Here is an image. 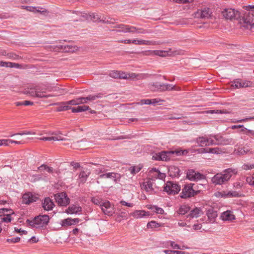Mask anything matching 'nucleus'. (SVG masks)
I'll use <instances>...</instances> for the list:
<instances>
[{
  "label": "nucleus",
  "instance_id": "f257e3e1",
  "mask_svg": "<svg viewBox=\"0 0 254 254\" xmlns=\"http://www.w3.org/2000/svg\"><path fill=\"white\" fill-rule=\"evenodd\" d=\"M237 174L236 169L228 168L221 173L215 174L211 179L212 183L216 185H225L234 175Z\"/></svg>",
  "mask_w": 254,
  "mask_h": 254
},
{
  "label": "nucleus",
  "instance_id": "f03ea898",
  "mask_svg": "<svg viewBox=\"0 0 254 254\" xmlns=\"http://www.w3.org/2000/svg\"><path fill=\"white\" fill-rule=\"evenodd\" d=\"M223 16L230 20L241 19V12L233 8H225L222 11Z\"/></svg>",
  "mask_w": 254,
  "mask_h": 254
},
{
  "label": "nucleus",
  "instance_id": "7ed1b4c3",
  "mask_svg": "<svg viewBox=\"0 0 254 254\" xmlns=\"http://www.w3.org/2000/svg\"><path fill=\"white\" fill-rule=\"evenodd\" d=\"M242 16L241 19H239L241 23L245 24V27L249 28L250 26L252 28L254 26V14L250 10L241 13Z\"/></svg>",
  "mask_w": 254,
  "mask_h": 254
},
{
  "label": "nucleus",
  "instance_id": "20e7f679",
  "mask_svg": "<svg viewBox=\"0 0 254 254\" xmlns=\"http://www.w3.org/2000/svg\"><path fill=\"white\" fill-rule=\"evenodd\" d=\"M180 190V186L171 181L167 182L164 187V190L170 195H175L178 193Z\"/></svg>",
  "mask_w": 254,
  "mask_h": 254
},
{
  "label": "nucleus",
  "instance_id": "39448f33",
  "mask_svg": "<svg viewBox=\"0 0 254 254\" xmlns=\"http://www.w3.org/2000/svg\"><path fill=\"white\" fill-rule=\"evenodd\" d=\"M56 202L60 206H66L70 203V199L65 192H62L54 194Z\"/></svg>",
  "mask_w": 254,
  "mask_h": 254
},
{
  "label": "nucleus",
  "instance_id": "423d86ee",
  "mask_svg": "<svg viewBox=\"0 0 254 254\" xmlns=\"http://www.w3.org/2000/svg\"><path fill=\"white\" fill-rule=\"evenodd\" d=\"M50 217L49 215H39L35 217V228L44 227H46L49 223Z\"/></svg>",
  "mask_w": 254,
  "mask_h": 254
},
{
  "label": "nucleus",
  "instance_id": "0eeeda50",
  "mask_svg": "<svg viewBox=\"0 0 254 254\" xmlns=\"http://www.w3.org/2000/svg\"><path fill=\"white\" fill-rule=\"evenodd\" d=\"M192 186L191 183L185 184L182 189V191L180 196L182 198L187 199L193 197L195 195L193 192Z\"/></svg>",
  "mask_w": 254,
  "mask_h": 254
},
{
  "label": "nucleus",
  "instance_id": "6e6552de",
  "mask_svg": "<svg viewBox=\"0 0 254 254\" xmlns=\"http://www.w3.org/2000/svg\"><path fill=\"white\" fill-rule=\"evenodd\" d=\"M39 198L38 194H33L31 192H27L23 194L22 203L25 204H30L34 202H36Z\"/></svg>",
  "mask_w": 254,
  "mask_h": 254
},
{
  "label": "nucleus",
  "instance_id": "1a4fd4ad",
  "mask_svg": "<svg viewBox=\"0 0 254 254\" xmlns=\"http://www.w3.org/2000/svg\"><path fill=\"white\" fill-rule=\"evenodd\" d=\"M210 136L213 137L217 141V145H227L233 143V139L226 138L218 135H210Z\"/></svg>",
  "mask_w": 254,
  "mask_h": 254
},
{
  "label": "nucleus",
  "instance_id": "9d476101",
  "mask_svg": "<svg viewBox=\"0 0 254 254\" xmlns=\"http://www.w3.org/2000/svg\"><path fill=\"white\" fill-rule=\"evenodd\" d=\"M212 14L210 9L208 7H204L201 9H198L195 13V17H199L201 18H209L211 16Z\"/></svg>",
  "mask_w": 254,
  "mask_h": 254
},
{
  "label": "nucleus",
  "instance_id": "9b49d317",
  "mask_svg": "<svg viewBox=\"0 0 254 254\" xmlns=\"http://www.w3.org/2000/svg\"><path fill=\"white\" fill-rule=\"evenodd\" d=\"M252 82L249 81L245 80L243 81L240 79L234 80L232 86L235 88H239L243 87H251Z\"/></svg>",
  "mask_w": 254,
  "mask_h": 254
},
{
  "label": "nucleus",
  "instance_id": "f8f14e48",
  "mask_svg": "<svg viewBox=\"0 0 254 254\" xmlns=\"http://www.w3.org/2000/svg\"><path fill=\"white\" fill-rule=\"evenodd\" d=\"M42 206L45 210L49 211L53 209L55 204L49 197H47L42 201Z\"/></svg>",
  "mask_w": 254,
  "mask_h": 254
},
{
  "label": "nucleus",
  "instance_id": "ddd939ff",
  "mask_svg": "<svg viewBox=\"0 0 254 254\" xmlns=\"http://www.w3.org/2000/svg\"><path fill=\"white\" fill-rule=\"evenodd\" d=\"M82 211V208L79 205H70L65 211L67 214H77L81 213Z\"/></svg>",
  "mask_w": 254,
  "mask_h": 254
},
{
  "label": "nucleus",
  "instance_id": "4468645a",
  "mask_svg": "<svg viewBox=\"0 0 254 254\" xmlns=\"http://www.w3.org/2000/svg\"><path fill=\"white\" fill-rule=\"evenodd\" d=\"M180 170L175 166H170L168 168V173L172 178L179 177L180 176Z\"/></svg>",
  "mask_w": 254,
  "mask_h": 254
},
{
  "label": "nucleus",
  "instance_id": "2eb2a0df",
  "mask_svg": "<svg viewBox=\"0 0 254 254\" xmlns=\"http://www.w3.org/2000/svg\"><path fill=\"white\" fill-rule=\"evenodd\" d=\"M100 178H110L114 180L115 182H117L118 179L120 178V176L119 174L112 172V173H104L100 175L99 176Z\"/></svg>",
  "mask_w": 254,
  "mask_h": 254
},
{
  "label": "nucleus",
  "instance_id": "dca6fc26",
  "mask_svg": "<svg viewBox=\"0 0 254 254\" xmlns=\"http://www.w3.org/2000/svg\"><path fill=\"white\" fill-rule=\"evenodd\" d=\"M202 211L200 208L195 207L190 211L189 214L187 216V218H197L202 214Z\"/></svg>",
  "mask_w": 254,
  "mask_h": 254
},
{
  "label": "nucleus",
  "instance_id": "f3484780",
  "mask_svg": "<svg viewBox=\"0 0 254 254\" xmlns=\"http://www.w3.org/2000/svg\"><path fill=\"white\" fill-rule=\"evenodd\" d=\"M221 218L224 221H232L235 219V216L232 213V212L227 210L221 214Z\"/></svg>",
  "mask_w": 254,
  "mask_h": 254
},
{
  "label": "nucleus",
  "instance_id": "a211bd4d",
  "mask_svg": "<svg viewBox=\"0 0 254 254\" xmlns=\"http://www.w3.org/2000/svg\"><path fill=\"white\" fill-rule=\"evenodd\" d=\"M55 105H58L59 107L57 108L56 111L61 112L67 111L71 108V106L68 105L66 102H62L60 103H56L54 104Z\"/></svg>",
  "mask_w": 254,
  "mask_h": 254
},
{
  "label": "nucleus",
  "instance_id": "6ab92c4d",
  "mask_svg": "<svg viewBox=\"0 0 254 254\" xmlns=\"http://www.w3.org/2000/svg\"><path fill=\"white\" fill-rule=\"evenodd\" d=\"M130 215L135 218H140L144 216H148L149 213V212H146L144 210H135L130 213Z\"/></svg>",
  "mask_w": 254,
  "mask_h": 254
},
{
  "label": "nucleus",
  "instance_id": "aec40b11",
  "mask_svg": "<svg viewBox=\"0 0 254 254\" xmlns=\"http://www.w3.org/2000/svg\"><path fill=\"white\" fill-rule=\"evenodd\" d=\"M174 154L173 151H161V161H168Z\"/></svg>",
  "mask_w": 254,
  "mask_h": 254
},
{
  "label": "nucleus",
  "instance_id": "412c9836",
  "mask_svg": "<svg viewBox=\"0 0 254 254\" xmlns=\"http://www.w3.org/2000/svg\"><path fill=\"white\" fill-rule=\"evenodd\" d=\"M196 143L200 147L207 146L208 137L206 136H199L195 139Z\"/></svg>",
  "mask_w": 254,
  "mask_h": 254
},
{
  "label": "nucleus",
  "instance_id": "4be33fe9",
  "mask_svg": "<svg viewBox=\"0 0 254 254\" xmlns=\"http://www.w3.org/2000/svg\"><path fill=\"white\" fill-rule=\"evenodd\" d=\"M206 215L210 221H214L217 216V212L213 208H209L207 210Z\"/></svg>",
  "mask_w": 254,
  "mask_h": 254
},
{
  "label": "nucleus",
  "instance_id": "5701e85b",
  "mask_svg": "<svg viewBox=\"0 0 254 254\" xmlns=\"http://www.w3.org/2000/svg\"><path fill=\"white\" fill-rule=\"evenodd\" d=\"M191 184L192 186L193 192L194 193L195 195L200 193L202 191V190L205 188L204 186L202 184L192 183H191Z\"/></svg>",
  "mask_w": 254,
  "mask_h": 254
},
{
  "label": "nucleus",
  "instance_id": "b1692460",
  "mask_svg": "<svg viewBox=\"0 0 254 254\" xmlns=\"http://www.w3.org/2000/svg\"><path fill=\"white\" fill-rule=\"evenodd\" d=\"M148 86L149 89L152 91L162 92V84H160L158 82H152L149 84Z\"/></svg>",
  "mask_w": 254,
  "mask_h": 254
},
{
  "label": "nucleus",
  "instance_id": "393cba45",
  "mask_svg": "<svg viewBox=\"0 0 254 254\" xmlns=\"http://www.w3.org/2000/svg\"><path fill=\"white\" fill-rule=\"evenodd\" d=\"M104 94L103 93H98L94 95H89L88 96L84 97L86 103L88 101H93L99 98H101L104 96Z\"/></svg>",
  "mask_w": 254,
  "mask_h": 254
},
{
  "label": "nucleus",
  "instance_id": "a878e982",
  "mask_svg": "<svg viewBox=\"0 0 254 254\" xmlns=\"http://www.w3.org/2000/svg\"><path fill=\"white\" fill-rule=\"evenodd\" d=\"M70 109H71L72 113H79L89 110L90 108L88 106L83 105L78 106L77 107H71Z\"/></svg>",
  "mask_w": 254,
  "mask_h": 254
},
{
  "label": "nucleus",
  "instance_id": "bb28decb",
  "mask_svg": "<svg viewBox=\"0 0 254 254\" xmlns=\"http://www.w3.org/2000/svg\"><path fill=\"white\" fill-rule=\"evenodd\" d=\"M190 209V207L187 205H182L179 207L178 210L177 211L179 214L183 215L189 212Z\"/></svg>",
  "mask_w": 254,
  "mask_h": 254
},
{
  "label": "nucleus",
  "instance_id": "cd10ccee",
  "mask_svg": "<svg viewBox=\"0 0 254 254\" xmlns=\"http://www.w3.org/2000/svg\"><path fill=\"white\" fill-rule=\"evenodd\" d=\"M132 29H136V27L129 26L128 25H126V26L125 27V28L123 30H116V31L117 32H124V33H134L135 31H132ZM113 31H115V30H113Z\"/></svg>",
  "mask_w": 254,
  "mask_h": 254
},
{
  "label": "nucleus",
  "instance_id": "c85d7f7f",
  "mask_svg": "<svg viewBox=\"0 0 254 254\" xmlns=\"http://www.w3.org/2000/svg\"><path fill=\"white\" fill-rule=\"evenodd\" d=\"M179 90V88L175 86H173L170 84L162 83V91H170V90L172 91V90Z\"/></svg>",
  "mask_w": 254,
  "mask_h": 254
},
{
  "label": "nucleus",
  "instance_id": "c756f323",
  "mask_svg": "<svg viewBox=\"0 0 254 254\" xmlns=\"http://www.w3.org/2000/svg\"><path fill=\"white\" fill-rule=\"evenodd\" d=\"M89 174V172L82 171L79 175V178L80 180V182H82V183H84L86 182Z\"/></svg>",
  "mask_w": 254,
  "mask_h": 254
},
{
  "label": "nucleus",
  "instance_id": "7c9ffc66",
  "mask_svg": "<svg viewBox=\"0 0 254 254\" xmlns=\"http://www.w3.org/2000/svg\"><path fill=\"white\" fill-rule=\"evenodd\" d=\"M38 169L41 172L43 171L44 170L47 171L49 173H53L54 172V169L52 167H49L45 164H42L39 167H38Z\"/></svg>",
  "mask_w": 254,
  "mask_h": 254
},
{
  "label": "nucleus",
  "instance_id": "2f4dec72",
  "mask_svg": "<svg viewBox=\"0 0 254 254\" xmlns=\"http://www.w3.org/2000/svg\"><path fill=\"white\" fill-rule=\"evenodd\" d=\"M160 43H157L155 41H148V40H139V41H138L137 44L138 45H159L160 44Z\"/></svg>",
  "mask_w": 254,
  "mask_h": 254
},
{
  "label": "nucleus",
  "instance_id": "473e14b6",
  "mask_svg": "<svg viewBox=\"0 0 254 254\" xmlns=\"http://www.w3.org/2000/svg\"><path fill=\"white\" fill-rule=\"evenodd\" d=\"M143 188L147 191L149 190L153 191V189L152 188V182L150 181H148L144 183L143 184Z\"/></svg>",
  "mask_w": 254,
  "mask_h": 254
},
{
  "label": "nucleus",
  "instance_id": "72a5a7b5",
  "mask_svg": "<svg viewBox=\"0 0 254 254\" xmlns=\"http://www.w3.org/2000/svg\"><path fill=\"white\" fill-rule=\"evenodd\" d=\"M195 171L193 169H189L187 172V178L191 181H194Z\"/></svg>",
  "mask_w": 254,
  "mask_h": 254
},
{
  "label": "nucleus",
  "instance_id": "f704fd0d",
  "mask_svg": "<svg viewBox=\"0 0 254 254\" xmlns=\"http://www.w3.org/2000/svg\"><path fill=\"white\" fill-rule=\"evenodd\" d=\"M92 202L96 205H99L100 207L103 205L104 201L99 197H94L92 198Z\"/></svg>",
  "mask_w": 254,
  "mask_h": 254
},
{
  "label": "nucleus",
  "instance_id": "c9c22d12",
  "mask_svg": "<svg viewBox=\"0 0 254 254\" xmlns=\"http://www.w3.org/2000/svg\"><path fill=\"white\" fill-rule=\"evenodd\" d=\"M147 226V228H158L161 226V224L158 223L155 221H151L148 223Z\"/></svg>",
  "mask_w": 254,
  "mask_h": 254
},
{
  "label": "nucleus",
  "instance_id": "e433bc0d",
  "mask_svg": "<svg viewBox=\"0 0 254 254\" xmlns=\"http://www.w3.org/2000/svg\"><path fill=\"white\" fill-rule=\"evenodd\" d=\"M142 168V167L139 166H132L131 167L129 170L130 171L131 174L134 175L139 172Z\"/></svg>",
  "mask_w": 254,
  "mask_h": 254
},
{
  "label": "nucleus",
  "instance_id": "4c0bfd02",
  "mask_svg": "<svg viewBox=\"0 0 254 254\" xmlns=\"http://www.w3.org/2000/svg\"><path fill=\"white\" fill-rule=\"evenodd\" d=\"M9 213H13V211L11 209H9L7 208H0V216H5L6 214H8Z\"/></svg>",
  "mask_w": 254,
  "mask_h": 254
},
{
  "label": "nucleus",
  "instance_id": "58836bf2",
  "mask_svg": "<svg viewBox=\"0 0 254 254\" xmlns=\"http://www.w3.org/2000/svg\"><path fill=\"white\" fill-rule=\"evenodd\" d=\"M154 55L159 56L160 57H165L167 55V52L161 50H154Z\"/></svg>",
  "mask_w": 254,
  "mask_h": 254
},
{
  "label": "nucleus",
  "instance_id": "ea45409f",
  "mask_svg": "<svg viewBox=\"0 0 254 254\" xmlns=\"http://www.w3.org/2000/svg\"><path fill=\"white\" fill-rule=\"evenodd\" d=\"M59 49H63L65 51V52H73V50L72 49L73 47L72 46H64V47L62 45H61L58 47Z\"/></svg>",
  "mask_w": 254,
  "mask_h": 254
},
{
  "label": "nucleus",
  "instance_id": "a19ab883",
  "mask_svg": "<svg viewBox=\"0 0 254 254\" xmlns=\"http://www.w3.org/2000/svg\"><path fill=\"white\" fill-rule=\"evenodd\" d=\"M107 207H108V208L107 207V209H105V211L103 212L106 215H112L114 212L113 207L111 206V204L110 205H108Z\"/></svg>",
  "mask_w": 254,
  "mask_h": 254
},
{
  "label": "nucleus",
  "instance_id": "79ce46f5",
  "mask_svg": "<svg viewBox=\"0 0 254 254\" xmlns=\"http://www.w3.org/2000/svg\"><path fill=\"white\" fill-rule=\"evenodd\" d=\"M62 225L63 227L71 226L72 223L70 221V218H67L62 220Z\"/></svg>",
  "mask_w": 254,
  "mask_h": 254
},
{
  "label": "nucleus",
  "instance_id": "37998d69",
  "mask_svg": "<svg viewBox=\"0 0 254 254\" xmlns=\"http://www.w3.org/2000/svg\"><path fill=\"white\" fill-rule=\"evenodd\" d=\"M100 22L107 24H114L115 23V19L114 18L108 17L107 19L105 18L104 19L100 20Z\"/></svg>",
  "mask_w": 254,
  "mask_h": 254
},
{
  "label": "nucleus",
  "instance_id": "c03bdc74",
  "mask_svg": "<svg viewBox=\"0 0 254 254\" xmlns=\"http://www.w3.org/2000/svg\"><path fill=\"white\" fill-rule=\"evenodd\" d=\"M118 216L124 219L127 218L128 213L125 209H123V210H120V212L118 213Z\"/></svg>",
  "mask_w": 254,
  "mask_h": 254
},
{
  "label": "nucleus",
  "instance_id": "a18cd8bd",
  "mask_svg": "<svg viewBox=\"0 0 254 254\" xmlns=\"http://www.w3.org/2000/svg\"><path fill=\"white\" fill-rule=\"evenodd\" d=\"M173 152H174V154H175L176 156L184 155H186L188 153V151L186 150H177L173 151Z\"/></svg>",
  "mask_w": 254,
  "mask_h": 254
},
{
  "label": "nucleus",
  "instance_id": "49530a36",
  "mask_svg": "<svg viewBox=\"0 0 254 254\" xmlns=\"http://www.w3.org/2000/svg\"><path fill=\"white\" fill-rule=\"evenodd\" d=\"M110 76L114 78H119L120 72L118 71H112L110 73Z\"/></svg>",
  "mask_w": 254,
  "mask_h": 254
},
{
  "label": "nucleus",
  "instance_id": "de8ad7c7",
  "mask_svg": "<svg viewBox=\"0 0 254 254\" xmlns=\"http://www.w3.org/2000/svg\"><path fill=\"white\" fill-rule=\"evenodd\" d=\"M194 181L196 180L203 179L205 177L203 174H202L199 172H196L195 171L194 172Z\"/></svg>",
  "mask_w": 254,
  "mask_h": 254
},
{
  "label": "nucleus",
  "instance_id": "09e8293b",
  "mask_svg": "<svg viewBox=\"0 0 254 254\" xmlns=\"http://www.w3.org/2000/svg\"><path fill=\"white\" fill-rule=\"evenodd\" d=\"M163 252L166 254H183L181 251L165 250Z\"/></svg>",
  "mask_w": 254,
  "mask_h": 254
},
{
  "label": "nucleus",
  "instance_id": "8fccbe9b",
  "mask_svg": "<svg viewBox=\"0 0 254 254\" xmlns=\"http://www.w3.org/2000/svg\"><path fill=\"white\" fill-rule=\"evenodd\" d=\"M228 197H238L239 193L236 191H229L227 193Z\"/></svg>",
  "mask_w": 254,
  "mask_h": 254
},
{
  "label": "nucleus",
  "instance_id": "3c124183",
  "mask_svg": "<svg viewBox=\"0 0 254 254\" xmlns=\"http://www.w3.org/2000/svg\"><path fill=\"white\" fill-rule=\"evenodd\" d=\"M25 9H26L28 11H32V12H44V11H40L39 10V9H37V8L35 7H32V6H25Z\"/></svg>",
  "mask_w": 254,
  "mask_h": 254
},
{
  "label": "nucleus",
  "instance_id": "603ef678",
  "mask_svg": "<svg viewBox=\"0 0 254 254\" xmlns=\"http://www.w3.org/2000/svg\"><path fill=\"white\" fill-rule=\"evenodd\" d=\"M12 213H9L8 214H6V217H4L2 218V220L3 222L8 223L10 222L11 221V214Z\"/></svg>",
  "mask_w": 254,
  "mask_h": 254
},
{
  "label": "nucleus",
  "instance_id": "864d4df0",
  "mask_svg": "<svg viewBox=\"0 0 254 254\" xmlns=\"http://www.w3.org/2000/svg\"><path fill=\"white\" fill-rule=\"evenodd\" d=\"M135 30H136V31H135V33H137L147 34V33H149L151 32L150 31H149L147 30L144 29L143 28H137L136 27Z\"/></svg>",
  "mask_w": 254,
  "mask_h": 254
},
{
  "label": "nucleus",
  "instance_id": "5fc2aeb1",
  "mask_svg": "<svg viewBox=\"0 0 254 254\" xmlns=\"http://www.w3.org/2000/svg\"><path fill=\"white\" fill-rule=\"evenodd\" d=\"M6 56L8 58L13 59V60H16L18 59L19 56L17 55L16 54L13 53H7L6 55Z\"/></svg>",
  "mask_w": 254,
  "mask_h": 254
},
{
  "label": "nucleus",
  "instance_id": "6e6d98bb",
  "mask_svg": "<svg viewBox=\"0 0 254 254\" xmlns=\"http://www.w3.org/2000/svg\"><path fill=\"white\" fill-rule=\"evenodd\" d=\"M45 92L43 91H37V97L38 98H48L50 96H51L50 95H45L44 93Z\"/></svg>",
  "mask_w": 254,
  "mask_h": 254
},
{
  "label": "nucleus",
  "instance_id": "4d7b16f0",
  "mask_svg": "<svg viewBox=\"0 0 254 254\" xmlns=\"http://www.w3.org/2000/svg\"><path fill=\"white\" fill-rule=\"evenodd\" d=\"M152 208L154 209V211L158 214H162L164 212V210L162 208L158 207L157 206H153Z\"/></svg>",
  "mask_w": 254,
  "mask_h": 254
},
{
  "label": "nucleus",
  "instance_id": "13d9d810",
  "mask_svg": "<svg viewBox=\"0 0 254 254\" xmlns=\"http://www.w3.org/2000/svg\"><path fill=\"white\" fill-rule=\"evenodd\" d=\"M20 240V238L18 237H15V238H12L11 239H7L6 240V241L8 243H15L19 242Z\"/></svg>",
  "mask_w": 254,
  "mask_h": 254
},
{
  "label": "nucleus",
  "instance_id": "bf43d9fd",
  "mask_svg": "<svg viewBox=\"0 0 254 254\" xmlns=\"http://www.w3.org/2000/svg\"><path fill=\"white\" fill-rule=\"evenodd\" d=\"M8 67H15V68H21V65L19 64L13 63L11 62H8Z\"/></svg>",
  "mask_w": 254,
  "mask_h": 254
},
{
  "label": "nucleus",
  "instance_id": "052dcab7",
  "mask_svg": "<svg viewBox=\"0 0 254 254\" xmlns=\"http://www.w3.org/2000/svg\"><path fill=\"white\" fill-rule=\"evenodd\" d=\"M152 159L154 160L161 161V152L155 153L152 156Z\"/></svg>",
  "mask_w": 254,
  "mask_h": 254
},
{
  "label": "nucleus",
  "instance_id": "680f3d73",
  "mask_svg": "<svg viewBox=\"0 0 254 254\" xmlns=\"http://www.w3.org/2000/svg\"><path fill=\"white\" fill-rule=\"evenodd\" d=\"M111 205V203L109 201H104L103 205H101V206L102 211L103 212L105 211V209H107V207H108L107 206L108 205Z\"/></svg>",
  "mask_w": 254,
  "mask_h": 254
},
{
  "label": "nucleus",
  "instance_id": "e2e57ef3",
  "mask_svg": "<svg viewBox=\"0 0 254 254\" xmlns=\"http://www.w3.org/2000/svg\"><path fill=\"white\" fill-rule=\"evenodd\" d=\"M27 224L29 225L31 227H35V217L33 220L27 219L26 221Z\"/></svg>",
  "mask_w": 254,
  "mask_h": 254
},
{
  "label": "nucleus",
  "instance_id": "0e129e2a",
  "mask_svg": "<svg viewBox=\"0 0 254 254\" xmlns=\"http://www.w3.org/2000/svg\"><path fill=\"white\" fill-rule=\"evenodd\" d=\"M141 54L143 56H154L153 51H151V50L143 51V52H142L141 53Z\"/></svg>",
  "mask_w": 254,
  "mask_h": 254
},
{
  "label": "nucleus",
  "instance_id": "69168bd1",
  "mask_svg": "<svg viewBox=\"0 0 254 254\" xmlns=\"http://www.w3.org/2000/svg\"><path fill=\"white\" fill-rule=\"evenodd\" d=\"M208 153L215 154L218 153L219 148L217 147L215 148H208Z\"/></svg>",
  "mask_w": 254,
  "mask_h": 254
},
{
  "label": "nucleus",
  "instance_id": "338daca9",
  "mask_svg": "<svg viewBox=\"0 0 254 254\" xmlns=\"http://www.w3.org/2000/svg\"><path fill=\"white\" fill-rule=\"evenodd\" d=\"M242 168L244 170H246L254 168V164H252V165L244 164L242 166Z\"/></svg>",
  "mask_w": 254,
  "mask_h": 254
},
{
  "label": "nucleus",
  "instance_id": "774afa93",
  "mask_svg": "<svg viewBox=\"0 0 254 254\" xmlns=\"http://www.w3.org/2000/svg\"><path fill=\"white\" fill-rule=\"evenodd\" d=\"M90 17L91 19L94 21H96L100 19L99 16L96 13H92V14L90 15Z\"/></svg>",
  "mask_w": 254,
  "mask_h": 254
}]
</instances>
